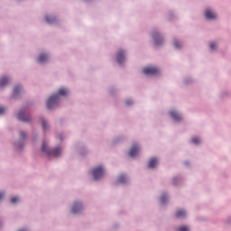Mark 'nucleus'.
Here are the masks:
<instances>
[{
  "instance_id": "20e7f679",
  "label": "nucleus",
  "mask_w": 231,
  "mask_h": 231,
  "mask_svg": "<svg viewBox=\"0 0 231 231\" xmlns=\"http://www.w3.org/2000/svg\"><path fill=\"white\" fill-rule=\"evenodd\" d=\"M143 71L144 75H157L158 73H160V69L153 67L144 68Z\"/></svg>"
},
{
  "instance_id": "f03ea898",
  "label": "nucleus",
  "mask_w": 231,
  "mask_h": 231,
  "mask_svg": "<svg viewBox=\"0 0 231 231\" xmlns=\"http://www.w3.org/2000/svg\"><path fill=\"white\" fill-rule=\"evenodd\" d=\"M42 151L43 152H47V154H49V156H51V154L55 157H58L61 154L62 151L60 149V147H57L56 149H54L53 151H50L48 149V145L47 143H43L42 145Z\"/></svg>"
},
{
  "instance_id": "dca6fc26",
  "label": "nucleus",
  "mask_w": 231,
  "mask_h": 231,
  "mask_svg": "<svg viewBox=\"0 0 231 231\" xmlns=\"http://www.w3.org/2000/svg\"><path fill=\"white\" fill-rule=\"evenodd\" d=\"M45 20H46L47 22H49V23H51L52 22H55L56 18H54V17L50 16L49 14H47V15L45 16Z\"/></svg>"
},
{
  "instance_id": "a878e982",
  "label": "nucleus",
  "mask_w": 231,
  "mask_h": 231,
  "mask_svg": "<svg viewBox=\"0 0 231 231\" xmlns=\"http://www.w3.org/2000/svg\"><path fill=\"white\" fill-rule=\"evenodd\" d=\"M5 111V107H0V115H3Z\"/></svg>"
},
{
  "instance_id": "423d86ee",
  "label": "nucleus",
  "mask_w": 231,
  "mask_h": 231,
  "mask_svg": "<svg viewBox=\"0 0 231 231\" xmlns=\"http://www.w3.org/2000/svg\"><path fill=\"white\" fill-rule=\"evenodd\" d=\"M18 119L22 120L23 122H29L31 120L30 115H26L23 111H20L18 115Z\"/></svg>"
},
{
  "instance_id": "ddd939ff",
  "label": "nucleus",
  "mask_w": 231,
  "mask_h": 231,
  "mask_svg": "<svg viewBox=\"0 0 231 231\" xmlns=\"http://www.w3.org/2000/svg\"><path fill=\"white\" fill-rule=\"evenodd\" d=\"M48 60V55L42 54L40 57H38V62L43 63Z\"/></svg>"
},
{
  "instance_id": "f3484780",
  "label": "nucleus",
  "mask_w": 231,
  "mask_h": 231,
  "mask_svg": "<svg viewBox=\"0 0 231 231\" xmlns=\"http://www.w3.org/2000/svg\"><path fill=\"white\" fill-rule=\"evenodd\" d=\"M126 180H127L126 176L122 174L121 176H119L118 181L119 183H125Z\"/></svg>"
},
{
  "instance_id": "393cba45",
  "label": "nucleus",
  "mask_w": 231,
  "mask_h": 231,
  "mask_svg": "<svg viewBox=\"0 0 231 231\" xmlns=\"http://www.w3.org/2000/svg\"><path fill=\"white\" fill-rule=\"evenodd\" d=\"M174 46L175 48H180V43H179V42H174Z\"/></svg>"
},
{
  "instance_id": "cd10ccee",
  "label": "nucleus",
  "mask_w": 231,
  "mask_h": 231,
  "mask_svg": "<svg viewBox=\"0 0 231 231\" xmlns=\"http://www.w3.org/2000/svg\"><path fill=\"white\" fill-rule=\"evenodd\" d=\"M20 134H21V138H25L26 137L25 133H21Z\"/></svg>"
},
{
  "instance_id": "f8f14e48",
  "label": "nucleus",
  "mask_w": 231,
  "mask_h": 231,
  "mask_svg": "<svg viewBox=\"0 0 231 231\" xmlns=\"http://www.w3.org/2000/svg\"><path fill=\"white\" fill-rule=\"evenodd\" d=\"M157 163H158L157 158H152V160H150L149 162V167L151 169H153L157 165Z\"/></svg>"
},
{
  "instance_id": "f257e3e1",
  "label": "nucleus",
  "mask_w": 231,
  "mask_h": 231,
  "mask_svg": "<svg viewBox=\"0 0 231 231\" xmlns=\"http://www.w3.org/2000/svg\"><path fill=\"white\" fill-rule=\"evenodd\" d=\"M68 93H69L68 89H65V88L60 89L58 91V95H52V97H51L49 100H47V108L54 109L55 107H57L60 100V96L61 95L62 97H66Z\"/></svg>"
},
{
  "instance_id": "6ab92c4d",
  "label": "nucleus",
  "mask_w": 231,
  "mask_h": 231,
  "mask_svg": "<svg viewBox=\"0 0 231 231\" xmlns=\"http://www.w3.org/2000/svg\"><path fill=\"white\" fill-rule=\"evenodd\" d=\"M42 125L43 127V130L46 131L47 129V122L44 120V118H42Z\"/></svg>"
},
{
  "instance_id": "aec40b11",
  "label": "nucleus",
  "mask_w": 231,
  "mask_h": 231,
  "mask_svg": "<svg viewBox=\"0 0 231 231\" xmlns=\"http://www.w3.org/2000/svg\"><path fill=\"white\" fill-rule=\"evenodd\" d=\"M177 231H189V227L188 226H180L179 228H177Z\"/></svg>"
},
{
  "instance_id": "b1692460",
  "label": "nucleus",
  "mask_w": 231,
  "mask_h": 231,
  "mask_svg": "<svg viewBox=\"0 0 231 231\" xmlns=\"http://www.w3.org/2000/svg\"><path fill=\"white\" fill-rule=\"evenodd\" d=\"M167 201V196L163 195L162 196V203H165Z\"/></svg>"
},
{
  "instance_id": "7ed1b4c3",
  "label": "nucleus",
  "mask_w": 231,
  "mask_h": 231,
  "mask_svg": "<svg viewBox=\"0 0 231 231\" xmlns=\"http://www.w3.org/2000/svg\"><path fill=\"white\" fill-rule=\"evenodd\" d=\"M95 180H100L105 174V169L102 166L96 167L92 171Z\"/></svg>"
},
{
  "instance_id": "4be33fe9",
  "label": "nucleus",
  "mask_w": 231,
  "mask_h": 231,
  "mask_svg": "<svg viewBox=\"0 0 231 231\" xmlns=\"http://www.w3.org/2000/svg\"><path fill=\"white\" fill-rule=\"evenodd\" d=\"M192 142H193V143H200V139L198 138V137H194V138H192Z\"/></svg>"
},
{
  "instance_id": "bb28decb",
  "label": "nucleus",
  "mask_w": 231,
  "mask_h": 231,
  "mask_svg": "<svg viewBox=\"0 0 231 231\" xmlns=\"http://www.w3.org/2000/svg\"><path fill=\"white\" fill-rule=\"evenodd\" d=\"M131 104H133L132 100H127V101H126V105H127V106H131Z\"/></svg>"
},
{
  "instance_id": "2eb2a0df",
  "label": "nucleus",
  "mask_w": 231,
  "mask_h": 231,
  "mask_svg": "<svg viewBox=\"0 0 231 231\" xmlns=\"http://www.w3.org/2000/svg\"><path fill=\"white\" fill-rule=\"evenodd\" d=\"M8 82H9L8 79H6V78L1 79V80H0L1 88H5V86H6L8 84Z\"/></svg>"
},
{
  "instance_id": "5701e85b",
  "label": "nucleus",
  "mask_w": 231,
  "mask_h": 231,
  "mask_svg": "<svg viewBox=\"0 0 231 231\" xmlns=\"http://www.w3.org/2000/svg\"><path fill=\"white\" fill-rule=\"evenodd\" d=\"M11 201H12V203H16L17 201H19V198H17V197L12 198Z\"/></svg>"
},
{
  "instance_id": "0eeeda50",
  "label": "nucleus",
  "mask_w": 231,
  "mask_h": 231,
  "mask_svg": "<svg viewBox=\"0 0 231 231\" xmlns=\"http://www.w3.org/2000/svg\"><path fill=\"white\" fill-rule=\"evenodd\" d=\"M162 41L163 40H162L161 34H159V32H154V34H153V42L156 44V46H160V44H162Z\"/></svg>"
},
{
  "instance_id": "c756f323",
  "label": "nucleus",
  "mask_w": 231,
  "mask_h": 231,
  "mask_svg": "<svg viewBox=\"0 0 231 231\" xmlns=\"http://www.w3.org/2000/svg\"><path fill=\"white\" fill-rule=\"evenodd\" d=\"M19 231H27V230H19Z\"/></svg>"
},
{
  "instance_id": "412c9836",
  "label": "nucleus",
  "mask_w": 231,
  "mask_h": 231,
  "mask_svg": "<svg viewBox=\"0 0 231 231\" xmlns=\"http://www.w3.org/2000/svg\"><path fill=\"white\" fill-rule=\"evenodd\" d=\"M209 47H210L211 50H216L217 43H215V42H211V43L209 44Z\"/></svg>"
},
{
  "instance_id": "9b49d317",
  "label": "nucleus",
  "mask_w": 231,
  "mask_h": 231,
  "mask_svg": "<svg viewBox=\"0 0 231 231\" xmlns=\"http://www.w3.org/2000/svg\"><path fill=\"white\" fill-rule=\"evenodd\" d=\"M170 115L174 120H176V122H180V120H182L180 115H179L177 111H171Z\"/></svg>"
},
{
  "instance_id": "1a4fd4ad",
  "label": "nucleus",
  "mask_w": 231,
  "mask_h": 231,
  "mask_svg": "<svg viewBox=\"0 0 231 231\" xmlns=\"http://www.w3.org/2000/svg\"><path fill=\"white\" fill-rule=\"evenodd\" d=\"M116 60L119 64H122L125 60L124 51H119V52H117Z\"/></svg>"
},
{
  "instance_id": "a211bd4d",
  "label": "nucleus",
  "mask_w": 231,
  "mask_h": 231,
  "mask_svg": "<svg viewBox=\"0 0 231 231\" xmlns=\"http://www.w3.org/2000/svg\"><path fill=\"white\" fill-rule=\"evenodd\" d=\"M21 91V87L20 86H16V88H14V95H18V93Z\"/></svg>"
},
{
  "instance_id": "9d476101",
  "label": "nucleus",
  "mask_w": 231,
  "mask_h": 231,
  "mask_svg": "<svg viewBox=\"0 0 231 231\" xmlns=\"http://www.w3.org/2000/svg\"><path fill=\"white\" fill-rule=\"evenodd\" d=\"M205 14H206V18H208L211 20L217 18L216 13H214V11H211V9H206Z\"/></svg>"
},
{
  "instance_id": "39448f33",
  "label": "nucleus",
  "mask_w": 231,
  "mask_h": 231,
  "mask_svg": "<svg viewBox=\"0 0 231 231\" xmlns=\"http://www.w3.org/2000/svg\"><path fill=\"white\" fill-rule=\"evenodd\" d=\"M82 208H83L82 203L75 202L72 207L71 212L73 214H78L79 212H80L82 210Z\"/></svg>"
},
{
  "instance_id": "4468645a",
  "label": "nucleus",
  "mask_w": 231,
  "mask_h": 231,
  "mask_svg": "<svg viewBox=\"0 0 231 231\" xmlns=\"http://www.w3.org/2000/svg\"><path fill=\"white\" fill-rule=\"evenodd\" d=\"M186 211L185 210H178L177 212H176V217H185V216H186Z\"/></svg>"
},
{
  "instance_id": "c85d7f7f",
  "label": "nucleus",
  "mask_w": 231,
  "mask_h": 231,
  "mask_svg": "<svg viewBox=\"0 0 231 231\" xmlns=\"http://www.w3.org/2000/svg\"><path fill=\"white\" fill-rule=\"evenodd\" d=\"M4 196H5L4 192H0V201L4 198Z\"/></svg>"
},
{
  "instance_id": "6e6552de",
  "label": "nucleus",
  "mask_w": 231,
  "mask_h": 231,
  "mask_svg": "<svg viewBox=\"0 0 231 231\" xmlns=\"http://www.w3.org/2000/svg\"><path fill=\"white\" fill-rule=\"evenodd\" d=\"M139 151L140 149L138 145H134L129 151V156H131V158H134V156L138 154Z\"/></svg>"
}]
</instances>
